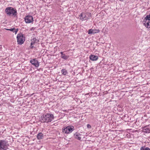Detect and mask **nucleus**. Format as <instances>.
Instances as JSON below:
<instances>
[{
	"mask_svg": "<svg viewBox=\"0 0 150 150\" xmlns=\"http://www.w3.org/2000/svg\"><path fill=\"white\" fill-rule=\"evenodd\" d=\"M31 43L34 44L35 43H37L39 42V40L36 38H34L31 40Z\"/></svg>",
	"mask_w": 150,
	"mask_h": 150,
	"instance_id": "nucleus-13",
	"label": "nucleus"
},
{
	"mask_svg": "<svg viewBox=\"0 0 150 150\" xmlns=\"http://www.w3.org/2000/svg\"><path fill=\"white\" fill-rule=\"evenodd\" d=\"M146 127H144L143 129V131L146 133H149L150 132V130L149 128H146Z\"/></svg>",
	"mask_w": 150,
	"mask_h": 150,
	"instance_id": "nucleus-15",
	"label": "nucleus"
},
{
	"mask_svg": "<svg viewBox=\"0 0 150 150\" xmlns=\"http://www.w3.org/2000/svg\"><path fill=\"white\" fill-rule=\"evenodd\" d=\"M61 73L64 75H66L67 73V71L66 69H63L61 70Z\"/></svg>",
	"mask_w": 150,
	"mask_h": 150,
	"instance_id": "nucleus-17",
	"label": "nucleus"
},
{
	"mask_svg": "<svg viewBox=\"0 0 150 150\" xmlns=\"http://www.w3.org/2000/svg\"><path fill=\"white\" fill-rule=\"evenodd\" d=\"M100 32V30L99 29H91L88 30V34H95V33H98Z\"/></svg>",
	"mask_w": 150,
	"mask_h": 150,
	"instance_id": "nucleus-9",
	"label": "nucleus"
},
{
	"mask_svg": "<svg viewBox=\"0 0 150 150\" xmlns=\"http://www.w3.org/2000/svg\"><path fill=\"white\" fill-rule=\"evenodd\" d=\"M81 19L82 21L88 19V18H87V16L84 13L83 15L82 18H81Z\"/></svg>",
	"mask_w": 150,
	"mask_h": 150,
	"instance_id": "nucleus-18",
	"label": "nucleus"
},
{
	"mask_svg": "<svg viewBox=\"0 0 150 150\" xmlns=\"http://www.w3.org/2000/svg\"><path fill=\"white\" fill-rule=\"evenodd\" d=\"M60 53L61 54V55H63V54H64L63 53V52H60Z\"/></svg>",
	"mask_w": 150,
	"mask_h": 150,
	"instance_id": "nucleus-24",
	"label": "nucleus"
},
{
	"mask_svg": "<svg viewBox=\"0 0 150 150\" xmlns=\"http://www.w3.org/2000/svg\"><path fill=\"white\" fill-rule=\"evenodd\" d=\"M89 94V93H87L86 94V95H88Z\"/></svg>",
	"mask_w": 150,
	"mask_h": 150,
	"instance_id": "nucleus-26",
	"label": "nucleus"
},
{
	"mask_svg": "<svg viewBox=\"0 0 150 150\" xmlns=\"http://www.w3.org/2000/svg\"><path fill=\"white\" fill-rule=\"evenodd\" d=\"M6 144V142L5 140H0V150H6V149L5 147Z\"/></svg>",
	"mask_w": 150,
	"mask_h": 150,
	"instance_id": "nucleus-7",
	"label": "nucleus"
},
{
	"mask_svg": "<svg viewBox=\"0 0 150 150\" xmlns=\"http://www.w3.org/2000/svg\"><path fill=\"white\" fill-rule=\"evenodd\" d=\"M86 15L88 16H87V18H88V19H89L91 17V13H86Z\"/></svg>",
	"mask_w": 150,
	"mask_h": 150,
	"instance_id": "nucleus-20",
	"label": "nucleus"
},
{
	"mask_svg": "<svg viewBox=\"0 0 150 150\" xmlns=\"http://www.w3.org/2000/svg\"><path fill=\"white\" fill-rule=\"evenodd\" d=\"M74 130V127L72 126H68L63 128L62 130L63 132L69 134L71 132Z\"/></svg>",
	"mask_w": 150,
	"mask_h": 150,
	"instance_id": "nucleus-4",
	"label": "nucleus"
},
{
	"mask_svg": "<svg viewBox=\"0 0 150 150\" xmlns=\"http://www.w3.org/2000/svg\"><path fill=\"white\" fill-rule=\"evenodd\" d=\"M61 57L63 59H64L65 60H66L69 57V56L66 55L64 54L63 55H61Z\"/></svg>",
	"mask_w": 150,
	"mask_h": 150,
	"instance_id": "nucleus-16",
	"label": "nucleus"
},
{
	"mask_svg": "<svg viewBox=\"0 0 150 150\" xmlns=\"http://www.w3.org/2000/svg\"><path fill=\"white\" fill-rule=\"evenodd\" d=\"M90 59L92 61H96L98 59V56L94 55H91L89 57Z\"/></svg>",
	"mask_w": 150,
	"mask_h": 150,
	"instance_id": "nucleus-11",
	"label": "nucleus"
},
{
	"mask_svg": "<svg viewBox=\"0 0 150 150\" xmlns=\"http://www.w3.org/2000/svg\"><path fill=\"white\" fill-rule=\"evenodd\" d=\"M144 24L147 28H150V13L146 16L144 20Z\"/></svg>",
	"mask_w": 150,
	"mask_h": 150,
	"instance_id": "nucleus-5",
	"label": "nucleus"
},
{
	"mask_svg": "<svg viewBox=\"0 0 150 150\" xmlns=\"http://www.w3.org/2000/svg\"><path fill=\"white\" fill-rule=\"evenodd\" d=\"M87 127L88 128H90L91 127V125L89 124H87Z\"/></svg>",
	"mask_w": 150,
	"mask_h": 150,
	"instance_id": "nucleus-22",
	"label": "nucleus"
},
{
	"mask_svg": "<svg viewBox=\"0 0 150 150\" xmlns=\"http://www.w3.org/2000/svg\"><path fill=\"white\" fill-rule=\"evenodd\" d=\"M53 115L52 114L46 113L43 115L40 118L42 122L48 123L52 122L54 119Z\"/></svg>",
	"mask_w": 150,
	"mask_h": 150,
	"instance_id": "nucleus-1",
	"label": "nucleus"
},
{
	"mask_svg": "<svg viewBox=\"0 0 150 150\" xmlns=\"http://www.w3.org/2000/svg\"><path fill=\"white\" fill-rule=\"evenodd\" d=\"M81 135L78 132H76L74 134V137L75 138L78 140H80L81 139V137H80Z\"/></svg>",
	"mask_w": 150,
	"mask_h": 150,
	"instance_id": "nucleus-10",
	"label": "nucleus"
},
{
	"mask_svg": "<svg viewBox=\"0 0 150 150\" xmlns=\"http://www.w3.org/2000/svg\"><path fill=\"white\" fill-rule=\"evenodd\" d=\"M6 30H10V31H12L13 33H15V34H16L18 31V29H16L15 28H11V29H6Z\"/></svg>",
	"mask_w": 150,
	"mask_h": 150,
	"instance_id": "nucleus-14",
	"label": "nucleus"
},
{
	"mask_svg": "<svg viewBox=\"0 0 150 150\" xmlns=\"http://www.w3.org/2000/svg\"><path fill=\"white\" fill-rule=\"evenodd\" d=\"M150 64H149V66H150Z\"/></svg>",
	"mask_w": 150,
	"mask_h": 150,
	"instance_id": "nucleus-28",
	"label": "nucleus"
},
{
	"mask_svg": "<svg viewBox=\"0 0 150 150\" xmlns=\"http://www.w3.org/2000/svg\"><path fill=\"white\" fill-rule=\"evenodd\" d=\"M35 28H32V29H31V30H34V29H35Z\"/></svg>",
	"mask_w": 150,
	"mask_h": 150,
	"instance_id": "nucleus-25",
	"label": "nucleus"
},
{
	"mask_svg": "<svg viewBox=\"0 0 150 150\" xmlns=\"http://www.w3.org/2000/svg\"><path fill=\"white\" fill-rule=\"evenodd\" d=\"M34 44H33V43H30V49H33V48L34 47V46H33V45Z\"/></svg>",
	"mask_w": 150,
	"mask_h": 150,
	"instance_id": "nucleus-21",
	"label": "nucleus"
},
{
	"mask_svg": "<svg viewBox=\"0 0 150 150\" xmlns=\"http://www.w3.org/2000/svg\"><path fill=\"white\" fill-rule=\"evenodd\" d=\"M123 0H120V1H123Z\"/></svg>",
	"mask_w": 150,
	"mask_h": 150,
	"instance_id": "nucleus-27",
	"label": "nucleus"
},
{
	"mask_svg": "<svg viewBox=\"0 0 150 150\" xmlns=\"http://www.w3.org/2000/svg\"><path fill=\"white\" fill-rule=\"evenodd\" d=\"M30 62L36 67H38L39 66V63L35 59H31L30 61Z\"/></svg>",
	"mask_w": 150,
	"mask_h": 150,
	"instance_id": "nucleus-8",
	"label": "nucleus"
},
{
	"mask_svg": "<svg viewBox=\"0 0 150 150\" xmlns=\"http://www.w3.org/2000/svg\"><path fill=\"white\" fill-rule=\"evenodd\" d=\"M5 12L8 16H13L15 17L17 16V10L12 7H8L5 9Z\"/></svg>",
	"mask_w": 150,
	"mask_h": 150,
	"instance_id": "nucleus-2",
	"label": "nucleus"
},
{
	"mask_svg": "<svg viewBox=\"0 0 150 150\" xmlns=\"http://www.w3.org/2000/svg\"><path fill=\"white\" fill-rule=\"evenodd\" d=\"M43 134L41 133H39L37 135V137L39 140H40L43 139Z\"/></svg>",
	"mask_w": 150,
	"mask_h": 150,
	"instance_id": "nucleus-12",
	"label": "nucleus"
},
{
	"mask_svg": "<svg viewBox=\"0 0 150 150\" xmlns=\"http://www.w3.org/2000/svg\"><path fill=\"white\" fill-rule=\"evenodd\" d=\"M24 19L25 23H31L33 21V17L30 15H28L26 16Z\"/></svg>",
	"mask_w": 150,
	"mask_h": 150,
	"instance_id": "nucleus-6",
	"label": "nucleus"
},
{
	"mask_svg": "<svg viewBox=\"0 0 150 150\" xmlns=\"http://www.w3.org/2000/svg\"><path fill=\"white\" fill-rule=\"evenodd\" d=\"M140 150H150V149L148 147H142Z\"/></svg>",
	"mask_w": 150,
	"mask_h": 150,
	"instance_id": "nucleus-19",
	"label": "nucleus"
},
{
	"mask_svg": "<svg viewBox=\"0 0 150 150\" xmlns=\"http://www.w3.org/2000/svg\"><path fill=\"white\" fill-rule=\"evenodd\" d=\"M83 14L84 13H81V14L80 16H79L80 17H81V18H82L83 17Z\"/></svg>",
	"mask_w": 150,
	"mask_h": 150,
	"instance_id": "nucleus-23",
	"label": "nucleus"
},
{
	"mask_svg": "<svg viewBox=\"0 0 150 150\" xmlns=\"http://www.w3.org/2000/svg\"><path fill=\"white\" fill-rule=\"evenodd\" d=\"M16 38L18 43L20 45L22 44L25 40V37L22 33L18 34Z\"/></svg>",
	"mask_w": 150,
	"mask_h": 150,
	"instance_id": "nucleus-3",
	"label": "nucleus"
}]
</instances>
